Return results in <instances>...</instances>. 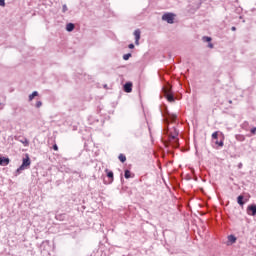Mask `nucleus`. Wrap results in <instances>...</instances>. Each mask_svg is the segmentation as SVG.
<instances>
[{
  "instance_id": "aec40b11",
  "label": "nucleus",
  "mask_w": 256,
  "mask_h": 256,
  "mask_svg": "<svg viewBox=\"0 0 256 256\" xmlns=\"http://www.w3.org/2000/svg\"><path fill=\"white\" fill-rule=\"evenodd\" d=\"M67 11H68L67 4H64L62 6V13H67Z\"/></svg>"
},
{
  "instance_id": "6ab92c4d",
  "label": "nucleus",
  "mask_w": 256,
  "mask_h": 256,
  "mask_svg": "<svg viewBox=\"0 0 256 256\" xmlns=\"http://www.w3.org/2000/svg\"><path fill=\"white\" fill-rule=\"evenodd\" d=\"M218 137H219V132L218 131H216L212 134V139H218Z\"/></svg>"
},
{
  "instance_id": "a878e982",
  "label": "nucleus",
  "mask_w": 256,
  "mask_h": 256,
  "mask_svg": "<svg viewBox=\"0 0 256 256\" xmlns=\"http://www.w3.org/2000/svg\"><path fill=\"white\" fill-rule=\"evenodd\" d=\"M53 149H54V151H59V146H57V144H54Z\"/></svg>"
},
{
  "instance_id": "5701e85b",
  "label": "nucleus",
  "mask_w": 256,
  "mask_h": 256,
  "mask_svg": "<svg viewBox=\"0 0 256 256\" xmlns=\"http://www.w3.org/2000/svg\"><path fill=\"white\" fill-rule=\"evenodd\" d=\"M236 139L238 141H245V136H237Z\"/></svg>"
},
{
  "instance_id": "6e6552de",
  "label": "nucleus",
  "mask_w": 256,
  "mask_h": 256,
  "mask_svg": "<svg viewBox=\"0 0 256 256\" xmlns=\"http://www.w3.org/2000/svg\"><path fill=\"white\" fill-rule=\"evenodd\" d=\"M9 162H10L9 158H7V157H0V165L2 167H7V165H9Z\"/></svg>"
},
{
  "instance_id": "a211bd4d",
  "label": "nucleus",
  "mask_w": 256,
  "mask_h": 256,
  "mask_svg": "<svg viewBox=\"0 0 256 256\" xmlns=\"http://www.w3.org/2000/svg\"><path fill=\"white\" fill-rule=\"evenodd\" d=\"M215 144L218 145L219 147H223L224 145L223 140H220V141L216 140Z\"/></svg>"
},
{
  "instance_id": "7c9ffc66",
  "label": "nucleus",
  "mask_w": 256,
  "mask_h": 256,
  "mask_svg": "<svg viewBox=\"0 0 256 256\" xmlns=\"http://www.w3.org/2000/svg\"><path fill=\"white\" fill-rule=\"evenodd\" d=\"M229 103L231 104V103H233V101L230 100Z\"/></svg>"
},
{
  "instance_id": "0eeeda50",
  "label": "nucleus",
  "mask_w": 256,
  "mask_h": 256,
  "mask_svg": "<svg viewBox=\"0 0 256 256\" xmlns=\"http://www.w3.org/2000/svg\"><path fill=\"white\" fill-rule=\"evenodd\" d=\"M134 37H135V45H139V40L141 39V30L136 29L134 31Z\"/></svg>"
},
{
  "instance_id": "4468645a",
  "label": "nucleus",
  "mask_w": 256,
  "mask_h": 256,
  "mask_svg": "<svg viewBox=\"0 0 256 256\" xmlns=\"http://www.w3.org/2000/svg\"><path fill=\"white\" fill-rule=\"evenodd\" d=\"M39 96V92L34 91L32 94L29 95V101H32L35 99V97Z\"/></svg>"
},
{
  "instance_id": "ddd939ff",
  "label": "nucleus",
  "mask_w": 256,
  "mask_h": 256,
  "mask_svg": "<svg viewBox=\"0 0 256 256\" xmlns=\"http://www.w3.org/2000/svg\"><path fill=\"white\" fill-rule=\"evenodd\" d=\"M228 241H229V243H231V244L236 243L237 237H235V235H229V236H228Z\"/></svg>"
},
{
  "instance_id": "39448f33",
  "label": "nucleus",
  "mask_w": 256,
  "mask_h": 256,
  "mask_svg": "<svg viewBox=\"0 0 256 256\" xmlns=\"http://www.w3.org/2000/svg\"><path fill=\"white\" fill-rule=\"evenodd\" d=\"M123 89H124L125 93H131V91H133V83L126 82L123 86Z\"/></svg>"
},
{
  "instance_id": "f3484780",
  "label": "nucleus",
  "mask_w": 256,
  "mask_h": 256,
  "mask_svg": "<svg viewBox=\"0 0 256 256\" xmlns=\"http://www.w3.org/2000/svg\"><path fill=\"white\" fill-rule=\"evenodd\" d=\"M131 57V53H128V54H124L123 55V59L124 61H129V58Z\"/></svg>"
},
{
  "instance_id": "dca6fc26",
  "label": "nucleus",
  "mask_w": 256,
  "mask_h": 256,
  "mask_svg": "<svg viewBox=\"0 0 256 256\" xmlns=\"http://www.w3.org/2000/svg\"><path fill=\"white\" fill-rule=\"evenodd\" d=\"M124 177H125V179H131V171L125 170L124 171Z\"/></svg>"
},
{
  "instance_id": "412c9836",
  "label": "nucleus",
  "mask_w": 256,
  "mask_h": 256,
  "mask_svg": "<svg viewBox=\"0 0 256 256\" xmlns=\"http://www.w3.org/2000/svg\"><path fill=\"white\" fill-rule=\"evenodd\" d=\"M203 41H206L207 43L211 42V37L209 36H204Z\"/></svg>"
},
{
  "instance_id": "f03ea898",
  "label": "nucleus",
  "mask_w": 256,
  "mask_h": 256,
  "mask_svg": "<svg viewBox=\"0 0 256 256\" xmlns=\"http://www.w3.org/2000/svg\"><path fill=\"white\" fill-rule=\"evenodd\" d=\"M164 96L169 103H175V96L171 93V86L168 85L164 88Z\"/></svg>"
},
{
  "instance_id": "423d86ee",
  "label": "nucleus",
  "mask_w": 256,
  "mask_h": 256,
  "mask_svg": "<svg viewBox=\"0 0 256 256\" xmlns=\"http://www.w3.org/2000/svg\"><path fill=\"white\" fill-rule=\"evenodd\" d=\"M248 214L255 217L256 215V204L249 205L247 208Z\"/></svg>"
},
{
  "instance_id": "4be33fe9",
  "label": "nucleus",
  "mask_w": 256,
  "mask_h": 256,
  "mask_svg": "<svg viewBox=\"0 0 256 256\" xmlns=\"http://www.w3.org/2000/svg\"><path fill=\"white\" fill-rule=\"evenodd\" d=\"M42 105H43V102H41V101L36 102L37 109H39Z\"/></svg>"
},
{
  "instance_id": "20e7f679",
  "label": "nucleus",
  "mask_w": 256,
  "mask_h": 256,
  "mask_svg": "<svg viewBox=\"0 0 256 256\" xmlns=\"http://www.w3.org/2000/svg\"><path fill=\"white\" fill-rule=\"evenodd\" d=\"M162 21H166L169 25H173L175 23V14L169 12L163 14Z\"/></svg>"
},
{
  "instance_id": "b1692460",
  "label": "nucleus",
  "mask_w": 256,
  "mask_h": 256,
  "mask_svg": "<svg viewBox=\"0 0 256 256\" xmlns=\"http://www.w3.org/2000/svg\"><path fill=\"white\" fill-rule=\"evenodd\" d=\"M250 133H252V135H255V134H256V127L252 128V129L250 130Z\"/></svg>"
},
{
  "instance_id": "2eb2a0df",
  "label": "nucleus",
  "mask_w": 256,
  "mask_h": 256,
  "mask_svg": "<svg viewBox=\"0 0 256 256\" xmlns=\"http://www.w3.org/2000/svg\"><path fill=\"white\" fill-rule=\"evenodd\" d=\"M118 158L121 163H125V161H127V157L124 154H120Z\"/></svg>"
},
{
  "instance_id": "7ed1b4c3",
  "label": "nucleus",
  "mask_w": 256,
  "mask_h": 256,
  "mask_svg": "<svg viewBox=\"0 0 256 256\" xmlns=\"http://www.w3.org/2000/svg\"><path fill=\"white\" fill-rule=\"evenodd\" d=\"M31 165V159L29 158V155L26 154V158H23L21 166L17 169V173H21V171H25L27 167Z\"/></svg>"
},
{
  "instance_id": "cd10ccee",
  "label": "nucleus",
  "mask_w": 256,
  "mask_h": 256,
  "mask_svg": "<svg viewBox=\"0 0 256 256\" xmlns=\"http://www.w3.org/2000/svg\"><path fill=\"white\" fill-rule=\"evenodd\" d=\"M243 168V163H239L238 164V169H242Z\"/></svg>"
},
{
  "instance_id": "f257e3e1",
  "label": "nucleus",
  "mask_w": 256,
  "mask_h": 256,
  "mask_svg": "<svg viewBox=\"0 0 256 256\" xmlns=\"http://www.w3.org/2000/svg\"><path fill=\"white\" fill-rule=\"evenodd\" d=\"M177 121V116L175 114H170L167 112L165 116L164 123H166V127L164 128V135L168 136V141L165 142L166 147L171 145L174 149L179 147V130L175 126L170 127L169 123H175Z\"/></svg>"
},
{
  "instance_id": "f8f14e48",
  "label": "nucleus",
  "mask_w": 256,
  "mask_h": 256,
  "mask_svg": "<svg viewBox=\"0 0 256 256\" xmlns=\"http://www.w3.org/2000/svg\"><path fill=\"white\" fill-rule=\"evenodd\" d=\"M243 199H244L243 195H240V196L237 197V203L241 207H243V205H245V202L243 201Z\"/></svg>"
},
{
  "instance_id": "393cba45",
  "label": "nucleus",
  "mask_w": 256,
  "mask_h": 256,
  "mask_svg": "<svg viewBox=\"0 0 256 256\" xmlns=\"http://www.w3.org/2000/svg\"><path fill=\"white\" fill-rule=\"evenodd\" d=\"M0 7H5V0H0Z\"/></svg>"
},
{
  "instance_id": "bb28decb",
  "label": "nucleus",
  "mask_w": 256,
  "mask_h": 256,
  "mask_svg": "<svg viewBox=\"0 0 256 256\" xmlns=\"http://www.w3.org/2000/svg\"><path fill=\"white\" fill-rule=\"evenodd\" d=\"M128 47L129 49H135V44H129Z\"/></svg>"
},
{
  "instance_id": "1a4fd4ad",
  "label": "nucleus",
  "mask_w": 256,
  "mask_h": 256,
  "mask_svg": "<svg viewBox=\"0 0 256 256\" xmlns=\"http://www.w3.org/2000/svg\"><path fill=\"white\" fill-rule=\"evenodd\" d=\"M17 141L22 143V145H24V147H29V140L27 138H21V136H19L17 138Z\"/></svg>"
},
{
  "instance_id": "c85d7f7f",
  "label": "nucleus",
  "mask_w": 256,
  "mask_h": 256,
  "mask_svg": "<svg viewBox=\"0 0 256 256\" xmlns=\"http://www.w3.org/2000/svg\"><path fill=\"white\" fill-rule=\"evenodd\" d=\"M231 31H237V28H236L235 26H233V27L231 28Z\"/></svg>"
},
{
  "instance_id": "9b49d317",
  "label": "nucleus",
  "mask_w": 256,
  "mask_h": 256,
  "mask_svg": "<svg viewBox=\"0 0 256 256\" xmlns=\"http://www.w3.org/2000/svg\"><path fill=\"white\" fill-rule=\"evenodd\" d=\"M75 30V24L73 23H68L66 25V31H68V33H71V31H74Z\"/></svg>"
},
{
  "instance_id": "9d476101",
  "label": "nucleus",
  "mask_w": 256,
  "mask_h": 256,
  "mask_svg": "<svg viewBox=\"0 0 256 256\" xmlns=\"http://www.w3.org/2000/svg\"><path fill=\"white\" fill-rule=\"evenodd\" d=\"M105 172L107 173L108 179H110L108 183H113V171L106 169Z\"/></svg>"
},
{
  "instance_id": "c756f323",
  "label": "nucleus",
  "mask_w": 256,
  "mask_h": 256,
  "mask_svg": "<svg viewBox=\"0 0 256 256\" xmlns=\"http://www.w3.org/2000/svg\"><path fill=\"white\" fill-rule=\"evenodd\" d=\"M208 47H210V49H213V44L210 43V44L208 45Z\"/></svg>"
}]
</instances>
